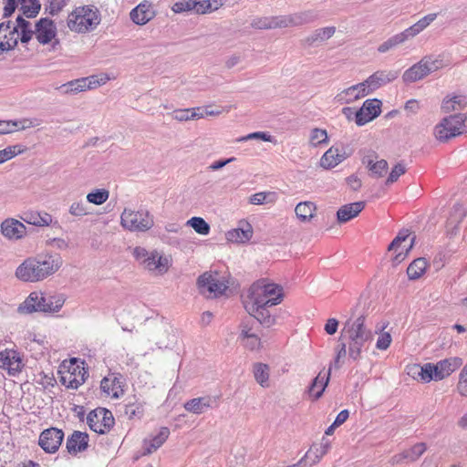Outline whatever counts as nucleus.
Instances as JSON below:
<instances>
[{"label":"nucleus","mask_w":467,"mask_h":467,"mask_svg":"<svg viewBox=\"0 0 467 467\" xmlns=\"http://www.w3.org/2000/svg\"><path fill=\"white\" fill-rule=\"evenodd\" d=\"M283 297V288L280 285L259 280L248 289L244 305L251 317L269 327L275 323V317L270 314L268 307L280 304Z\"/></svg>","instance_id":"obj_1"},{"label":"nucleus","mask_w":467,"mask_h":467,"mask_svg":"<svg viewBox=\"0 0 467 467\" xmlns=\"http://www.w3.org/2000/svg\"><path fill=\"white\" fill-rule=\"evenodd\" d=\"M101 17L98 8L92 5L76 7L67 16L68 28L77 33L93 31L100 23Z\"/></svg>","instance_id":"obj_2"},{"label":"nucleus","mask_w":467,"mask_h":467,"mask_svg":"<svg viewBox=\"0 0 467 467\" xmlns=\"http://www.w3.org/2000/svg\"><path fill=\"white\" fill-rule=\"evenodd\" d=\"M467 132V114H454L443 118L435 128L433 134L440 141H447L449 139Z\"/></svg>","instance_id":"obj_3"},{"label":"nucleus","mask_w":467,"mask_h":467,"mask_svg":"<svg viewBox=\"0 0 467 467\" xmlns=\"http://www.w3.org/2000/svg\"><path fill=\"white\" fill-rule=\"evenodd\" d=\"M120 223L123 228L131 232H145L153 224V217L147 210L134 211L125 208L120 215Z\"/></svg>","instance_id":"obj_4"},{"label":"nucleus","mask_w":467,"mask_h":467,"mask_svg":"<svg viewBox=\"0 0 467 467\" xmlns=\"http://www.w3.org/2000/svg\"><path fill=\"white\" fill-rule=\"evenodd\" d=\"M132 254L140 265L149 271L162 275L169 269V259L157 251L149 252L143 247L137 246L133 249Z\"/></svg>","instance_id":"obj_5"},{"label":"nucleus","mask_w":467,"mask_h":467,"mask_svg":"<svg viewBox=\"0 0 467 467\" xmlns=\"http://www.w3.org/2000/svg\"><path fill=\"white\" fill-rule=\"evenodd\" d=\"M441 60L431 57H424L420 61L408 68L402 75L405 83L419 81L441 67Z\"/></svg>","instance_id":"obj_6"},{"label":"nucleus","mask_w":467,"mask_h":467,"mask_svg":"<svg viewBox=\"0 0 467 467\" xmlns=\"http://www.w3.org/2000/svg\"><path fill=\"white\" fill-rule=\"evenodd\" d=\"M87 423L93 431L104 434L113 427L114 417L110 410L105 408H97L88 414Z\"/></svg>","instance_id":"obj_7"},{"label":"nucleus","mask_w":467,"mask_h":467,"mask_svg":"<svg viewBox=\"0 0 467 467\" xmlns=\"http://www.w3.org/2000/svg\"><path fill=\"white\" fill-rule=\"evenodd\" d=\"M108 78L99 79L97 76L77 78L62 84L57 88L63 95H75L79 92L96 88L106 83Z\"/></svg>","instance_id":"obj_8"},{"label":"nucleus","mask_w":467,"mask_h":467,"mask_svg":"<svg viewBox=\"0 0 467 467\" xmlns=\"http://www.w3.org/2000/svg\"><path fill=\"white\" fill-rule=\"evenodd\" d=\"M365 321L366 317L363 315L349 318L344 327L348 338L373 339V333Z\"/></svg>","instance_id":"obj_9"},{"label":"nucleus","mask_w":467,"mask_h":467,"mask_svg":"<svg viewBox=\"0 0 467 467\" xmlns=\"http://www.w3.org/2000/svg\"><path fill=\"white\" fill-rule=\"evenodd\" d=\"M198 285L202 293L208 292L209 295L217 297L223 295L227 289V285L218 278V274L204 273L198 278Z\"/></svg>","instance_id":"obj_10"},{"label":"nucleus","mask_w":467,"mask_h":467,"mask_svg":"<svg viewBox=\"0 0 467 467\" xmlns=\"http://www.w3.org/2000/svg\"><path fill=\"white\" fill-rule=\"evenodd\" d=\"M64 439V432L57 428L43 431L39 436L38 444L47 453L56 452Z\"/></svg>","instance_id":"obj_11"},{"label":"nucleus","mask_w":467,"mask_h":467,"mask_svg":"<svg viewBox=\"0 0 467 467\" xmlns=\"http://www.w3.org/2000/svg\"><path fill=\"white\" fill-rule=\"evenodd\" d=\"M41 268L34 257L25 260L16 270V276L24 282H37L45 279Z\"/></svg>","instance_id":"obj_12"},{"label":"nucleus","mask_w":467,"mask_h":467,"mask_svg":"<svg viewBox=\"0 0 467 467\" xmlns=\"http://www.w3.org/2000/svg\"><path fill=\"white\" fill-rule=\"evenodd\" d=\"M381 101L376 99H367L363 106L355 113L358 126H363L377 118L380 112Z\"/></svg>","instance_id":"obj_13"},{"label":"nucleus","mask_w":467,"mask_h":467,"mask_svg":"<svg viewBox=\"0 0 467 467\" xmlns=\"http://www.w3.org/2000/svg\"><path fill=\"white\" fill-rule=\"evenodd\" d=\"M47 293L34 291L19 305L17 312L20 314H32L34 312H43L46 306Z\"/></svg>","instance_id":"obj_14"},{"label":"nucleus","mask_w":467,"mask_h":467,"mask_svg":"<svg viewBox=\"0 0 467 467\" xmlns=\"http://www.w3.org/2000/svg\"><path fill=\"white\" fill-rule=\"evenodd\" d=\"M19 31L12 27L11 21L0 23V51L13 50L18 44Z\"/></svg>","instance_id":"obj_15"},{"label":"nucleus","mask_w":467,"mask_h":467,"mask_svg":"<svg viewBox=\"0 0 467 467\" xmlns=\"http://www.w3.org/2000/svg\"><path fill=\"white\" fill-rule=\"evenodd\" d=\"M36 265L41 268L44 278L54 275L63 264L62 257L58 254H45L34 257Z\"/></svg>","instance_id":"obj_16"},{"label":"nucleus","mask_w":467,"mask_h":467,"mask_svg":"<svg viewBox=\"0 0 467 467\" xmlns=\"http://www.w3.org/2000/svg\"><path fill=\"white\" fill-rule=\"evenodd\" d=\"M399 77L397 70H379L369 76L364 82L369 93L379 88L392 82Z\"/></svg>","instance_id":"obj_17"},{"label":"nucleus","mask_w":467,"mask_h":467,"mask_svg":"<svg viewBox=\"0 0 467 467\" xmlns=\"http://www.w3.org/2000/svg\"><path fill=\"white\" fill-rule=\"evenodd\" d=\"M36 37L37 41L46 45L51 42L57 36V26L49 18H41L36 24Z\"/></svg>","instance_id":"obj_18"},{"label":"nucleus","mask_w":467,"mask_h":467,"mask_svg":"<svg viewBox=\"0 0 467 467\" xmlns=\"http://www.w3.org/2000/svg\"><path fill=\"white\" fill-rule=\"evenodd\" d=\"M19 354L13 349H5L0 352V368L7 369L10 375H16L23 368Z\"/></svg>","instance_id":"obj_19"},{"label":"nucleus","mask_w":467,"mask_h":467,"mask_svg":"<svg viewBox=\"0 0 467 467\" xmlns=\"http://www.w3.org/2000/svg\"><path fill=\"white\" fill-rule=\"evenodd\" d=\"M368 94H369V90H368L366 84L361 82L339 92L336 96V99L341 104H349L367 96Z\"/></svg>","instance_id":"obj_20"},{"label":"nucleus","mask_w":467,"mask_h":467,"mask_svg":"<svg viewBox=\"0 0 467 467\" xmlns=\"http://www.w3.org/2000/svg\"><path fill=\"white\" fill-rule=\"evenodd\" d=\"M1 233L10 240H19L26 234V227L20 221L8 218L1 223Z\"/></svg>","instance_id":"obj_21"},{"label":"nucleus","mask_w":467,"mask_h":467,"mask_svg":"<svg viewBox=\"0 0 467 467\" xmlns=\"http://www.w3.org/2000/svg\"><path fill=\"white\" fill-rule=\"evenodd\" d=\"M100 389L104 393L115 399L119 398L124 393L121 377L114 373L102 379Z\"/></svg>","instance_id":"obj_22"},{"label":"nucleus","mask_w":467,"mask_h":467,"mask_svg":"<svg viewBox=\"0 0 467 467\" xmlns=\"http://www.w3.org/2000/svg\"><path fill=\"white\" fill-rule=\"evenodd\" d=\"M284 27L298 26L316 21L318 14L315 10H306L289 16H282Z\"/></svg>","instance_id":"obj_23"},{"label":"nucleus","mask_w":467,"mask_h":467,"mask_svg":"<svg viewBox=\"0 0 467 467\" xmlns=\"http://www.w3.org/2000/svg\"><path fill=\"white\" fill-rule=\"evenodd\" d=\"M130 16V19L135 24L143 26L154 17L155 13L152 9L151 4L144 1L133 8Z\"/></svg>","instance_id":"obj_24"},{"label":"nucleus","mask_w":467,"mask_h":467,"mask_svg":"<svg viewBox=\"0 0 467 467\" xmlns=\"http://www.w3.org/2000/svg\"><path fill=\"white\" fill-rule=\"evenodd\" d=\"M88 445V435L85 432L75 431L67 440L66 448L68 453L76 455L84 451Z\"/></svg>","instance_id":"obj_25"},{"label":"nucleus","mask_w":467,"mask_h":467,"mask_svg":"<svg viewBox=\"0 0 467 467\" xmlns=\"http://www.w3.org/2000/svg\"><path fill=\"white\" fill-rule=\"evenodd\" d=\"M253 236L252 225L247 222H241L239 226L226 233V239L231 243L244 244Z\"/></svg>","instance_id":"obj_26"},{"label":"nucleus","mask_w":467,"mask_h":467,"mask_svg":"<svg viewBox=\"0 0 467 467\" xmlns=\"http://www.w3.org/2000/svg\"><path fill=\"white\" fill-rule=\"evenodd\" d=\"M348 157L343 149L337 147L329 148L321 157L320 165L325 169H331L341 163Z\"/></svg>","instance_id":"obj_27"},{"label":"nucleus","mask_w":467,"mask_h":467,"mask_svg":"<svg viewBox=\"0 0 467 467\" xmlns=\"http://www.w3.org/2000/svg\"><path fill=\"white\" fill-rule=\"evenodd\" d=\"M215 403V398L205 396L192 399L185 402L183 407L189 412H192L193 414H202L205 412L208 409L213 408Z\"/></svg>","instance_id":"obj_28"},{"label":"nucleus","mask_w":467,"mask_h":467,"mask_svg":"<svg viewBox=\"0 0 467 467\" xmlns=\"http://www.w3.org/2000/svg\"><path fill=\"white\" fill-rule=\"evenodd\" d=\"M331 374V368L327 371L321 370L318 375L313 379L311 385L308 388V392L314 400H318L324 393Z\"/></svg>","instance_id":"obj_29"},{"label":"nucleus","mask_w":467,"mask_h":467,"mask_svg":"<svg viewBox=\"0 0 467 467\" xmlns=\"http://www.w3.org/2000/svg\"><path fill=\"white\" fill-rule=\"evenodd\" d=\"M365 208L364 202H356L345 204L340 207L337 213V218L339 223H345L355 218Z\"/></svg>","instance_id":"obj_30"},{"label":"nucleus","mask_w":467,"mask_h":467,"mask_svg":"<svg viewBox=\"0 0 467 467\" xmlns=\"http://www.w3.org/2000/svg\"><path fill=\"white\" fill-rule=\"evenodd\" d=\"M21 219L28 223L37 227L50 226L53 224V217L46 212H26Z\"/></svg>","instance_id":"obj_31"},{"label":"nucleus","mask_w":467,"mask_h":467,"mask_svg":"<svg viewBox=\"0 0 467 467\" xmlns=\"http://www.w3.org/2000/svg\"><path fill=\"white\" fill-rule=\"evenodd\" d=\"M330 448V442L327 440L323 439L321 443L319 445H314L310 448V450L306 452L305 458L301 459L297 463L293 465H288L285 467H297L301 465L304 462L306 461V459L312 458L314 456V459L312 462L310 463V466L318 462L320 459L327 453L328 450Z\"/></svg>","instance_id":"obj_32"},{"label":"nucleus","mask_w":467,"mask_h":467,"mask_svg":"<svg viewBox=\"0 0 467 467\" xmlns=\"http://www.w3.org/2000/svg\"><path fill=\"white\" fill-rule=\"evenodd\" d=\"M435 365L438 372L437 378L441 380L458 369L462 365V359L458 357H453L441 360Z\"/></svg>","instance_id":"obj_33"},{"label":"nucleus","mask_w":467,"mask_h":467,"mask_svg":"<svg viewBox=\"0 0 467 467\" xmlns=\"http://www.w3.org/2000/svg\"><path fill=\"white\" fill-rule=\"evenodd\" d=\"M465 108H467V96L464 95L447 97L443 99L441 104V109L445 113L460 111Z\"/></svg>","instance_id":"obj_34"},{"label":"nucleus","mask_w":467,"mask_h":467,"mask_svg":"<svg viewBox=\"0 0 467 467\" xmlns=\"http://www.w3.org/2000/svg\"><path fill=\"white\" fill-rule=\"evenodd\" d=\"M251 26L256 29H273V28H281L284 27L283 16H265V17H256L252 23Z\"/></svg>","instance_id":"obj_35"},{"label":"nucleus","mask_w":467,"mask_h":467,"mask_svg":"<svg viewBox=\"0 0 467 467\" xmlns=\"http://www.w3.org/2000/svg\"><path fill=\"white\" fill-rule=\"evenodd\" d=\"M79 367H71L68 371L61 377L62 383L66 385L67 388L78 389L80 385H82L85 381V372H81L78 370L77 374L76 371Z\"/></svg>","instance_id":"obj_36"},{"label":"nucleus","mask_w":467,"mask_h":467,"mask_svg":"<svg viewBox=\"0 0 467 467\" xmlns=\"http://www.w3.org/2000/svg\"><path fill=\"white\" fill-rule=\"evenodd\" d=\"M437 17V14H428L421 17L419 21L413 24L411 26L405 29V33L408 39L412 38L422 32L427 26H429Z\"/></svg>","instance_id":"obj_37"},{"label":"nucleus","mask_w":467,"mask_h":467,"mask_svg":"<svg viewBox=\"0 0 467 467\" xmlns=\"http://www.w3.org/2000/svg\"><path fill=\"white\" fill-rule=\"evenodd\" d=\"M46 301L47 308H44V313H57L65 304L66 296L61 293L47 292Z\"/></svg>","instance_id":"obj_38"},{"label":"nucleus","mask_w":467,"mask_h":467,"mask_svg":"<svg viewBox=\"0 0 467 467\" xmlns=\"http://www.w3.org/2000/svg\"><path fill=\"white\" fill-rule=\"evenodd\" d=\"M414 373L417 374L420 379L424 382H430L431 380H440L437 378V367L432 363H426L423 366H415L413 368Z\"/></svg>","instance_id":"obj_39"},{"label":"nucleus","mask_w":467,"mask_h":467,"mask_svg":"<svg viewBox=\"0 0 467 467\" xmlns=\"http://www.w3.org/2000/svg\"><path fill=\"white\" fill-rule=\"evenodd\" d=\"M253 373L256 382L263 388L269 387L270 368L264 363H255L253 367Z\"/></svg>","instance_id":"obj_40"},{"label":"nucleus","mask_w":467,"mask_h":467,"mask_svg":"<svg viewBox=\"0 0 467 467\" xmlns=\"http://www.w3.org/2000/svg\"><path fill=\"white\" fill-rule=\"evenodd\" d=\"M316 209L314 202H301L296 206L295 213L299 220L306 222L313 218Z\"/></svg>","instance_id":"obj_41"},{"label":"nucleus","mask_w":467,"mask_h":467,"mask_svg":"<svg viewBox=\"0 0 467 467\" xmlns=\"http://www.w3.org/2000/svg\"><path fill=\"white\" fill-rule=\"evenodd\" d=\"M427 265L425 258L420 257L415 259L407 268L409 278L411 280L420 278L425 273Z\"/></svg>","instance_id":"obj_42"},{"label":"nucleus","mask_w":467,"mask_h":467,"mask_svg":"<svg viewBox=\"0 0 467 467\" xmlns=\"http://www.w3.org/2000/svg\"><path fill=\"white\" fill-rule=\"evenodd\" d=\"M348 356L353 360H358L361 357L362 349L366 348V344L372 341V339H357L348 338Z\"/></svg>","instance_id":"obj_43"},{"label":"nucleus","mask_w":467,"mask_h":467,"mask_svg":"<svg viewBox=\"0 0 467 467\" xmlns=\"http://www.w3.org/2000/svg\"><path fill=\"white\" fill-rule=\"evenodd\" d=\"M363 163L367 164L370 174L377 178L382 177L388 169V162L385 160L373 161L368 157H366L363 159Z\"/></svg>","instance_id":"obj_44"},{"label":"nucleus","mask_w":467,"mask_h":467,"mask_svg":"<svg viewBox=\"0 0 467 467\" xmlns=\"http://www.w3.org/2000/svg\"><path fill=\"white\" fill-rule=\"evenodd\" d=\"M21 5V11L24 16L32 18L37 16L41 9V5L38 0H18Z\"/></svg>","instance_id":"obj_45"},{"label":"nucleus","mask_w":467,"mask_h":467,"mask_svg":"<svg viewBox=\"0 0 467 467\" xmlns=\"http://www.w3.org/2000/svg\"><path fill=\"white\" fill-rule=\"evenodd\" d=\"M408 40V37L406 36L405 33L402 31L399 34L394 35L393 36L389 37L386 41H384L382 44H380L378 47V51L379 53H386L389 49L397 47L400 44L404 43Z\"/></svg>","instance_id":"obj_46"},{"label":"nucleus","mask_w":467,"mask_h":467,"mask_svg":"<svg viewBox=\"0 0 467 467\" xmlns=\"http://www.w3.org/2000/svg\"><path fill=\"white\" fill-rule=\"evenodd\" d=\"M276 201V193L274 192H260L250 197V203L261 205L265 203H273Z\"/></svg>","instance_id":"obj_47"},{"label":"nucleus","mask_w":467,"mask_h":467,"mask_svg":"<svg viewBox=\"0 0 467 467\" xmlns=\"http://www.w3.org/2000/svg\"><path fill=\"white\" fill-rule=\"evenodd\" d=\"M336 32L335 26H327L314 31V33L307 38L309 43L316 41H325L329 39Z\"/></svg>","instance_id":"obj_48"},{"label":"nucleus","mask_w":467,"mask_h":467,"mask_svg":"<svg viewBox=\"0 0 467 467\" xmlns=\"http://www.w3.org/2000/svg\"><path fill=\"white\" fill-rule=\"evenodd\" d=\"M109 197V192L106 189H96L87 195V201L96 205L103 204Z\"/></svg>","instance_id":"obj_49"},{"label":"nucleus","mask_w":467,"mask_h":467,"mask_svg":"<svg viewBox=\"0 0 467 467\" xmlns=\"http://www.w3.org/2000/svg\"><path fill=\"white\" fill-rule=\"evenodd\" d=\"M466 213V210L462 204L455 203L452 206L450 213L449 222L450 223H455V231L458 229V224L465 218Z\"/></svg>","instance_id":"obj_50"},{"label":"nucleus","mask_w":467,"mask_h":467,"mask_svg":"<svg viewBox=\"0 0 467 467\" xmlns=\"http://www.w3.org/2000/svg\"><path fill=\"white\" fill-rule=\"evenodd\" d=\"M187 224L199 234L207 235L210 233V225L202 217H192L187 222Z\"/></svg>","instance_id":"obj_51"},{"label":"nucleus","mask_w":467,"mask_h":467,"mask_svg":"<svg viewBox=\"0 0 467 467\" xmlns=\"http://www.w3.org/2000/svg\"><path fill=\"white\" fill-rule=\"evenodd\" d=\"M199 0H181L176 2L172 5V11L174 13H182L185 11L194 10L197 13V5Z\"/></svg>","instance_id":"obj_52"},{"label":"nucleus","mask_w":467,"mask_h":467,"mask_svg":"<svg viewBox=\"0 0 467 467\" xmlns=\"http://www.w3.org/2000/svg\"><path fill=\"white\" fill-rule=\"evenodd\" d=\"M327 142V133L326 130L315 128L310 133V143L317 147Z\"/></svg>","instance_id":"obj_53"},{"label":"nucleus","mask_w":467,"mask_h":467,"mask_svg":"<svg viewBox=\"0 0 467 467\" xmlns=\"http://www.w3.org/2000/svg\"><path fill=\"white\" fill-rule=\"evenodd\" d=\"M124 414L130 420L134 418H140L143 414V408L140 403L130 402L124 407Z\"/></svg>","instance_id":"obj_54"},{"label":"nucleus","mask_w":467,"mask_h":467,"mask_svg":"<svg viewBox=\"0 0 467 467\" xmlns=\"http://www.w3.org/2000/svg\"><path fill=\"white\" fill-rule=\"evenodd\" d=\"M427 447L425 443H417L410 449L405 451L407 461L415 462L417 461L426 451Z\"/></svg>","instance_id":"obj_55"},{"label":"nucleus","mask_w":467,"mask_h":467,"mask_svg":"<svg viewBox=\"0 0 467 467\" xmlns=\"http://www.w3.org/2000/svg\"><path fill=\"white\" fill-rule=\"evenodd\" d=\"M69 2V0H47L46 11L51 16L57 15Z\"/></svg>","instance_id":"obj_56"},{"label":"nucleus","mask_w":467,"mask_h":467,"mask_svg":"<svg viewBox=\"0 0 467 467\" xmlns=\"http://www.w3.org/2000/svg\"><path fill=\"white\" fill-rule=\"evenodd\" d=\"M406 172V167L403 163H397L391 170L388 179L386 180V185L392 184L397 182L398 179Z\"/></svg>","instance_id":"obj_57"},{"label":"nucleus","mask_w":467,"mask_h":467,"mask_svg":"<svg viewBox=\"0 0 467 467\" xmlns=\"http://www.w3.org/2000/svg\"><path fill=\"white\" fill-rule=\"evenodd\" d=\"M68 212L71 215L76 217H82L88 213L87 211V206L83 201L72 202V204L69 206Z\"/></svg>","instance_id":"obj_58"},{"label":"nucleus","mask_w":467,"mask_h":467,"mask_svg":"<svg viewBox=\"0 0 467 467\" xmlns=\"http://www.w3.org/2000/svg\"><path fill=\"white\" fill-rule=\"evenodd\" d=\"M254 139H258V140H262L264 141H268V142L274 141L273 136H271L269 133L264 132V131H256V132L250 133L246 136L239 138L237 140L238 141H246V140H254Z\"/></svg>","instance_id":"obj_59"},{"label":"nucleus","mask_w":467,"mask_h":467,"mask_svg":"<svg viewBox=\"0 0 467 467\" xmlns=\"http://www.w3.org/2000/svg\"><path fill=\"white\" fill-rule=\"evenodd\" d=\"M21 152H22V150H20L19 145L9 146V147H6L5 149L0 150V157H1L2 161L5 162V161L16 157L17 154H19Z\"/></svg>","instance_id":"obj_60"},{"label":"nucleus","mask_w":467,"mask_h":467,"mask_svg":"<svg viewBox=\"0 0 467 467\" xmlns=\"http://www.w3.org/2000/svg\"><path fill=\"white\" fill-rule=\"evenodd\" d=\"M170 435V430L167 427H161L157 435L150 439V441L160 448L168 439Z\"/></svg>","instance_id":"obj_61"},{"label":"nucleus","mask_w":467,"mask_h":467,"mask_svg":"<svg viewBox=\"0 0 467 467\" xmlns=\"http://www.w3.org/2000/svg\"><path fill=\"white\" fill-rule=\"evenodd\" d=\"M408 230L400 231L399 234L394 238V240L389 245V251H394L395 253L399 250L401 244L407 240L409 237Z\"/></svg>","instance_id":"obj_62"},{"label":"nucleus","mask_w":467,"mask_h":467,"mask_svg":"<svg viewBox=\"0 0 467 467\" xmlns=\"http://www.w3.org/2000/svg\"><path fill=\"white\" fill-rule=\"evenodd\" d=\"M459 393L467 397V365L463 367L460 373V379L457 385Z\"/></svg>","instance_id":"obj_63"},{"label":"nucleus","mask_w":467,"mask_h":467,"mask_svg":"<svg viewBox=\"0 0 467 467\" xmlns=\"http://www.w3.org/2000/svg\"><path fill=\"white\" fill-rule=\"evenodd\" d=\"M391 336L389 332L381 333L377 340L376 348L379 350H386L391 343Z\"/></svg>","instance_id":"obj_64"}]
</instances>
